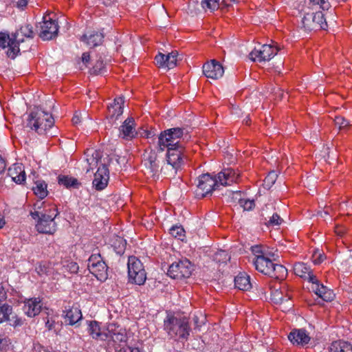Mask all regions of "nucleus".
Here are the masks:
<instances>
[{
  "mask_svg": "<svg viewBox=\"0 0 352 352\" xmlns=\"http://www.w3.org/2000/svg\"><path fill=\"white\" fill-rule=\"evenodd\" d=\"M58 183L67 188H78L81 184L76 178L63 175H58Z\"/></svg>",
  "mask_w": 352,
  "mask_h": 352,
  "instance_id": "7c9ffc66",
  "label": "nucleus"
},
{
  "mask_svg": "<svg viewBox=\"0 0 352 352\" xmlns=\"http://www.w3.org/2000/svg\"><path fill=\"white\" fill-rule=\"evenodd\" d=\"M269 271L265 275L279 280H284L287 276V270L282 265L272 263Z\"/></svg>",
  "mask_w": 352,
  "mask_h": 352,
  "instance_id": "a878e982",
  "label": "nucleus"
},
{
  "mask_svg": "<svg viewBox=\"0 0 352 352\" xmlns=\"http://www.w3.org/2000/svg\"><path fill=\"white\" fill-rule=\"evenodd\" d=\"M128 276L130 283L138 285L144 284L146 273L141 261L136 256H131L128 258Z\"/></svg>",
  "mask_w": 352,
  "mask_h": 352,
  "instance_id": "0eeeda50",
  "label": "nucleus"
},
{
  "mask_svg": "<svg viewBox=\"0 0 352 352\" xmlns=\"http://www.w3.org/2000/svg\"><path fill=\"white\" fill-rule=\"evenodd\" d=\"M239 204L245 210H250L255 206L254 201L244 199H239Z\"/></svg>",
  "mask_w": 352,
  "mask_h": 352,
  "instance_id": "09e8293b",
  "label": "nucleus"
},
{
  "mask_svg": "<svg viewBox=\"0 0 352 352\" xmlns=\"http://www.w3.org/2000/svg\"><path fill=\"white\" fill-rule=\"evenodd\" d=\"M54 120L52 114L41 109H36L28 116V126L39 135H47L54 126Z\"/></svg>",
  "mask_w": 352,
  "mask_h": 352,
  "instance_id": "423d86ee",
  "label": "nucleus"
},
{
  "mask_svg": "<svg viewBox=\"0 0 352 352\" xmlns=\"http://www.w3.org/2000/svg\"><path fill=\"white\" fill-rule=\"evenodd\" d=\"M335 124L339 127L340 130L345 129L350 126V123L342 116H336L334 119Z\"/></svg>",
  "mask_w": 352,
  "mask_h": 352,
  "instance_id": "c03bdc74",
  "label": "nucleus"
},
{
  "mask_svg": "<svg viewBox=\"0 0 352 352\" xmlns=\"http://www.w3.org/2000/svg\"><path fill=\"white\" fill-rule=\"evenodd\" d=\"M82 316L81 311L78 307L70 305L65 307L63 317L67 324L74 325L81 320Z\"/></svg>",
  "mask_w": 352,
  "mask_h": 352,
  "instance_id": "6ab92c4d",
  "label": "nucleus"
},
{
  "mask_svg": "<svg viewBox=\"0 0 352 352\" xmlns=\"http://www.w3.org/2000/svg\"><path fill=\"white\" fill-rule=\"evenodd\" d=\"M280 50L277 45L264 44L259 48H254L249 54L252 61H267L271 60Z\"/></svg>",
  "mask_w": 352,
  "mask_h": 352,
  "instance_id": "f8f14e48",
  "label": "nucleus"
},
{
  "mask_svg": "<svg viewBox=\"0 0 352 352\" xmlns=\"http://www.w3.org/2000/svg\"><path fill=\"white\" fill-rule=\"evenodd\" d=\"M64 267L67 271L73 274L77 273L79 269L78 264L74 261L68 262Z\"/></svg>",
  "mask_w": 352,
  "mask_h": 352,
  "instance_id": "3c124183",
  "label": "nucleus"
},
{
  "mask_svg": "<svg viewBox=\"0 0 352 352\" xmlns=\"http://www.w3.org/2000/svg\"><path fill=\"white\" fill-rule=\"evenodd\" d=\"M54 321L52 320L47 319L45 322V327L51 330L54 328Z\"/></svg>",
  "mask_w": 352,
  "mask_h": 352,
  "instance_id": "4d7b16f0",
  "label": "nucleus"
},
{
  "mask_svg": "<svg viewBox=\"0 0 352 352\" xmlns=\"http://www.w3.org/2000/svg\"><path fill=\"white\" fill-rule=\"evenodd\" d=\"M0 47L3 49L8 47L7 54L12 58H14L19 52L18 42L15 40V37L10 38L8 34L3 32H0Z\"/></svg>",
  "mask_w": 352,
  "mask_h": 352,
  "instance_id": "f3484780",
  "label": "nucleus"
},
{
  "mask_svg": "<svg viewBox=\"0 0 352 352\" xmlns=\"http://www.w3.org/2000/svg\"><path fill=\"white\" fill-rule=\"evenodd\" d=\"M104 38L102 33L98 32H91L85 34L81 41L86 43V44L90 47H95L102 44Z\"/></svg>",
  "mask_w": 352,
  "mask_h": 352,
  "instance_id": "393cba45",
  "label": "nucleus"
},
{
  "mask_svg": "<svg viewBox=\"0 0 352 352\" xmlns=\"http://www.w3.org/2000/svg\"><path fill=\"white\" fill-rule=\"evenodd\" d=\"M335 232L339 236H342L344 233V229L342 227H336Z\"/></svg>",
  "mask_w": 352,
  "mask_h": 352,
  "instance_id": "e2e57ef3",
  "label": "nucleus"
},
{
  "mask_svg": "<svg viewBox=\"0 0 352 352\" xmlns=\"http://www.w3.org/2000/svg\"><path fill=\"white\" fill-rule=\"evenodd\" d=\"M239 0H222V3H223L226 6H230L231 3L238 2Z\"/></svg>",
  "mask_w": 352,
  "mask_h": 352,
  "instance_id": "0e129e2a",
  "label": "nucleus"
},
{
  "mask_svg": "<svg viewBox=\"0 0 352 352\" xmlns=\"http://www.w3.org/2000/svg\"><path fill=\"white\" fill-rule=\"evenodd\" d=\"M288 339L294 344L304 346L309 342L310 337L304 329H294L289 334Z\"/></svg>",
  "mask_w": 352,
  "mask_h": 352,
  "instance_id": "5701e85b",
  "label": "nucleus"
},
{
  "mask_svg": "<svg viewBox=\"0 0 352 352\" xmlns=\"http://www.w3.org/2000/svg\"><path fill=\"white\" fill-rule=\"evenodd\" d=\"M219 0H202L201 6L204 10L214 11L219 8Z\"/></svg>",
  "mask_w": 352,
  "mask_h": 352,
  "instance_id": "ea45409f",
  "label": "nucleus"
},
{
  "mask_svg": "<svg viewBox=\"0 0 352 352\" xmlns=\"http://www.w3.org/2000/svg\"><path fill=\"white\" fill-rule=\"evenodd\" d=\"M272 263L267 256L263 258H254L253 260L256 270L265 275L270 272L269 270L272 266Z\"/></svg>",
  "mask_w": 352,
  "mask_h": 352,
  "instance_id": "c85d7f7f",
  "label": "nucleus"
},
{
  "mask_svg": "<svg viewBox=\"0 0 352 352\" xmlns=\"http://www.w3.org/2000/svg\"><path fill=\"white\" fill-rule=\"evenodd\" d=\"M166 148L167 149V165L165 167H162L161 171L168 169V166H170L175 170V173H176L181 168L186 158L185 146H167Z\"/></svg>",
  "mask_w": 352,
  "mask_h": 352,
  "instance_id": "6e6552de",
  "label": "nucleus"
},
{
  "mask_svg": "<svg viewBox=\"0 0 352 352\" xmlns=\"http://www.w3.org/2000/svg\"><path fill=\"white\" fill-rule=\"evenodd\" d=\"M309 8L312 10H328L331 8L329 0H308Z\"/></svg>",
  "mask_w": 352,
  "mask_h": 352,
  "instance_id": "f704fd0d",
  "label": "nucleus"
},
{
  "mask_svg": "<svg viewBox=\"0 0 352 352\" xmlns=\"http://www.w3.org/2000/svg\"><path fill=\"white\" fill-rule=\"evenodd\" d=\"M34 36V33L32 27L28 24L21 26L13 35L15 37V40L18 42V45L19 42L23 41V37L32 38Z\"/></svg>",
  "mask_w": 352,
  "mask_h": 352,
  "instance_id": "c756f323",
  "label": "nucleus"
},
{
  "mask_svg": "<svg viewBox=\"0 0 352 352\" xmlns=\"http://www.w3.org/2000/svg\"><path fill=\"white\" fill-rule=\"evenodd\" d=\"M136 134L134 119L127 118L120 127V136L126 140H131Z\"/></svg>",
  "mask_w": 352,
  "mask_h": 352,
  "instance_id": "4be33fe9",
  "label": "nucleus"
},
{
  "mask_svg": "<svg viewBox=\"0 0 352 352\" xmlns=\"http://www.w3.org/2000/svg\"><path fill=\"white\" fill-rule=\"evenodd\" d=\"M58 212L56 204L50 200L37 201L33 206L30 215L36 221V230L42 234H54L57 230L55 218Z\"/></svg>",
  "mask_w": 352,
  "mask_h": 352,
  "instance_id": "f257e3e1",
  "label": "nucleus"
},
{
  "mask_svg": "<svg viewBox=\"0 0 352 352\" xmlns=\"http://www.w3.org/2000/svg\"><path fill=\"white\" fill-rule=\"evenodd\" d=\"M294 272L296 275L309 282L316 281V276L314 275L310 266L304 263H296L294 265Z\"/></svg>",
  "mask_w": 352,
  "mask_h": 352,
  "instance_id": "aec40b11",
  "label": "nucleus"
},
{
  "mask_svg": "<svg viewBox=\"0 0 352 352\" xmlns=\"http://www.w3.org/2000/svg\"><path fill=\"white\" fill-rule=\"evenodd\" d=\"M116 352H142L138 347H133L124 344Z\"/></svg>",
  "mask_w": 352,
  "mask_h": 352,
  "instance_id": "603ef678",
  "label": "nucleus"
},
{
  "mask_svg": "<svg viewBox=\"0 0 352 352\" xmlns=\"http://www.w3.org/2000/svg\"><path fill=\"white\" fill-rule=\"evenodd\" d=\"M277 174L275 171H271L265 177L264 179V184L267 188H270L276 182Z\"/></svg>",
  "mask_w": 352,
  "mask_h": 352,
  "instance_id": "37998d69",
  "label": "nucleus"
},
{
  "mask_svg": "<svg viewBox=\"0 0 352 352\" xmlns=\"http://www.w3.org/2000/svg\"><path fill=\"white\" fill-rule=\"evenodd\" d=\"M47 184L43 180H38L34 183L32 190L36 197L39 199H44L48 194L47 190Z\"/></svg>",
  "mask_w": 352,
  "mask_h": 352,
  "instance_id": "72a5a7b5",
  "label": "nucleus"
},
{
  "mask_svg": "<svg viewBox=\"0 0 352 352\" xmlns=\"http://www.w3.org/2000/svg\"><path fill=\"white\" fill-rule=\"evenodd\" d=\"M7 341L1 336H0V352L3 351V346L6 344Z\"/></svg>",
  "mask_w": 352,
  "mask_h": 352,
  "instance_id": "bf43d9fd",
  "label": "nucleus"
},
{
  "mask_svg": "<svg viewBox=\"0 0 352 352\" xmlns=\"http://www.w3.org/2000/svg\"><path fill=\"white\" fill-rule=\"evenodd\" d=\"M166 55L162 53H159L158 54H157L155 57L156 65L159 67H166Z\"/></svg>",
  "mask_w": 352,
  "mask_h": 352,
  "instance_id": "8fccbe9b",
  "label": "nucleus"
},
{
  "mask_svg": "<svg viewBox=\"0 0 352 352\" xmlns=\"http://www.w3.org/2000/svg\"><path fill=\"white\" fill-rule=\"evenodd\" d=\"M89 333L94 339L102 343L104 338L102 336L106 334V329L101 331L98 323L96 321H91L89 324Z\"/></svg>",
  "mask_w": 352,
  "mask_h": 352,
  "instance_id": "2f4dec72",
  "label": "nucleus"
},
{
  "mask_svg": "<svg viewBox=\"0 0 352 352\" xmlns=\"http://www.w3.org/2000/svg\"><path fill=\"white\" fill-rule=\"evenodd\" d=\"M90 56L89 53L85 52L82 55V60L84 63H87L89 61Z\"/></svg>",
  "mask_w": 352,
  "mask_h": 352,
  "instance_id": "13d9d810",
  "label": "nucleus"
},
{
  "mask_svg": "<svg viewBox=\"0 0 352 352\" xmlns=\"http://www.w3.org/2000/svg\"><path fill=\"white\" fill-rule=\"evenodd\" d=\"M124 99L118 97L114 99L113 102L108 106V114L111 118H118L123 113Z\"/></svg>",
  "mask_w": 352,
  "mask_h": 352,
  "instance_id": "cd10ccee",
  "label": "nucleus"
},
{
  "mask_svg": "<svg viewBox=\"0 0 352 352\" xmlns=\"http://www.w3.org/2000/svg\"><path fill=\"white\" fill-rule=\"evenodd\" d=\"M72 122L75 125H76L80 122V118L78 114H76V113L74 114V116L72 118Z\"/></svg>",
  "mask_w": 352,
  "mask_h": 352,
  "instance_id": "052dcab7",
  "label": "nucleus"
},
{
  "mask_svg": "<svg viewBox=\"0 0 352 352\" xmlns=\"http://www.w3.org/2000/svg\"><path fill=\"white\" fill-rule=\"evenodd\" d=\"M12 307L7 303H0V324L10 320Z\"/></svg>",
  "mask_w": 352,
  "mask_h": 352,
  "instance_id": "c9c22d12",
  "label": "nucleus"
},
{
  "mask_svg": "<svg viewBox=\"0 0 352 352\" xmlns=\"http://www.w3.org/2000/svg\"><path fill=\"white\" fill-rule=\"evenodd\" d=\"M178 52L177 51H172L166 55V67L172 69L177 65Z\"/></svg>",
  "mask_w": 352,
  "mask_h": 352,
  "instance_id": "e433bc0d",
  "label": "nucleus"
},
{
  "mask_svg": "<svg viewBox=\"0 0 352 352\" xmlns=\"http://www.w3.org/2000/svg\"><path fill=\"white\" fill-rule=\"evenodd\" d=\"M192 265L189 260L185 258L173 263L167 272L168 276L173 279L181 280L191 275Z\"/></svg>",
  "mask_w": 352,
  "mask_h": 352,
  "instance_id": "9b49d317",
  "label": "nucleus"
},
{
  "mask_svg": "<svg viewBox=\"0 0 352 352\" xmlns=\"http://www.w3.org/2000/svg\"><path fill=\"white\" fill-rule=\"evenodd\" d=\"M28 4V0H18L17 6L18 7H25Z\"/></svg>",
  "mask_w": 352,
  "mask_h": 352,
  "instance_id": "680f3d73",
  "label": "nucleus"
},
{
  "mask_svg": "<svg viewBox=\"0 0 352 352\" xmlns=\"http://www.w3.org/2000/svg\"><path fill=\"white\" fill-rule=\"evenodd\" d=\"M283 219L280 217V216L277 213L273 214V215L270 217L268 222L266 223L267 226H280Z\"/></svg>",
  "mask_w": 352,
  "mask_h": 352,
  "instance_id": "49530a36",
  "label": "nucleus"
},
{
  "mask_svg": "<svg viewBox=\"0 0 352 352\" xmlns=\"http://www.w3.org/2000/svg\"><path fill=\"white\" fill-rule=\"evenodd\" d=\"M7 298V293L3 286L0 285V303H2Z\"/></svg>",
  "mask_w": 352,
  "mask_h": 352,
  "instance_id": "5fc2aeb1",
  "label": "nucleus"
},
{
  "mask_svg": "<svg viewBox=\"0 0 352 352\" xmlns=\"http://www.w3.org/2000/svg\"><path fill=\"white\" fill-rule=\"evenodd\" d=\"M104 63L100 58L98 60L91 69V73L96 75L100 74L104 69Z\"/></svg>",
  "mask_w": 352,
  "mask_h": 352,
  "instance_id": "a18cd8bd",
  "label": "nucleus"
},
{
  "mask_svg": "<svg viewBox=\"0 0 352 352\" xmlns=\"http://www.w3.org/2000/svg\"><path fill=\"white\" fill-rule=\"evenodd\" d=\"M5 223H6V221L4 220L3 217L0 214V229L3 227Z\"/></svg>",
  "mask_w": 352,
  "mask_h": 352,
  "instance_id": "69168bd1",
  "label": "nucleus"
},
{
  "mask_svg": "<svg viewBox=\"0 0 352 352\" xmlns=\"http://www.w3.org/2000/svg\"><path fill=\"white\" fill-rule=\"evenodd\" d=\"M88 269L96 278L100 281L105 280L107 277L108 267L99 253L93 254L88 259Z\"/></svg>",
  "mask_w": 352,
  "mask_h": 352,
  "instance_id": "9d476101",
  "label": "nucleus"
},
{
  "mask_svg": "<svg viewBox=\"0 0 352 352\" xmlns=\"http://www.w3.org/2000/svg\"><path fill=\"white\" fill-rule=\"evenodd\" d=\"M6 164L5 160L0 155V175L3 173L6 170Z\"/></svg>",
  "mask_w": 352,
  "mask_h": 352,
  "instance_id": "6e6d98bb",
  "label": "nucleus"
},
{
  "mask_svg": "<svg viewBox=\"0 0 352 352\" xmlns=\"http://www.w3.org/2000/svg\"><path fill=\"white\" fill-rule=\"evenodd\" d=\"M240 173L232 168H225L214 177L210 174H203L197 179L196 197L204 198L219 186H228L239 180Z\"/></svg>",
  "mask_w": 352,
  "mask_h": 352,
  "instance_id": "f03ea898",
  "label": "nucleus"
},
{
  "mask_svg": "<svg viewBox=\"0 0 352 352\" xmlns=\"http://www.w3.org/2000/svg\"><path fill=\"white\" fill-rule=\"evenodd\" d=\"M103 342L100 344L107 351L116 352L124 344H126L128 336L124 328L116 323H110L106 328V334Z\"/></svg>",
  "mask_w": 352,
  "mask_h": 352,
  "instance_id": "20e7f679",
  "label": "nucleus"
},
{
  "mask_svg": "<svg viewBox=\"0 0 352 352\" xmlns=\"http://www.w3.org/2000/svg\"><path fill=\"white\" fill-rule=\"evenodd\" d=\"M8 175L16 184H21L25 181V173L21 164H16L10 167L8 170Z\"/></svg>",
  "mask_w": 352,
  "mask_h": 352,
  "instance_id": "b1692460",
  "label": "nucleus"
},
{
  "mask_svg": "<svg viewBox=\"0 0 352 352\" xmlns=\"http://www.w3.org/2000/svg\"><path fill=\"white\" fill-rule=\"evenodd\" d=\"M40 28L39 36L43 40H51L58 34V23L56 20L52 19L48 15L43 16Z\"/></svg>",
  "mask_w": 352,
  "mask_h": 352,
  "instance_id": "ddd939ff",
  "label": "nucleus"
},
{
  "mask_svg": "<svg viewBox=\"0 0 352 352\" xmlns=\"http://www.w3.org/2000/svg\"><path fill=\"white\" fill-rule=\"evenodd\" d=\"M43 307L42 300L39 298H32L24 301L23 310L30 318L39 314Z\"/></svg>",
  "mask_w": 352,
  "mask_h": 352,
  "instance_id": "a211bd4d",
  "label": "nucleus"
},
{
  "mask_svg": "<svg viewBox=\"0 0 352 352\" xmlns=\"http://www.w3.org/2000/svg\"><path fill=\"white\" fill-rule=\"evenodd\" d=\"M214 261L217 263H226L230 259V256L225 250H219L213 256Z\"/></svg>",
  "mask_w": 352,
  "mask_h": 352,
  "instance_id": "4c0bfd02",
  "label": "nucleus"
},
{
  "mask_svg": "<svg viewBox=\"0 0 352 352\" xmlns=\"http://www.w3.org/2000/svg\"><path fill=\"white\" fill-rule=\"evenodd\" d=\"M9 321H12V322L10 324L14 327L21 326L23 324V320L21 318L15 316H12V319L10 318Z\"/></svg>",
  "mask_w": 352,
  "mask_h": 352,
  "instance_id": "864d4df0",
  "label": "nucleus"
},
{
  "mask_svg": "<svg viewBox=\"0 0 352 352\" xmlns=\"http://www.w3.org/2000/svg\"><path fill=\"white\" fill-rule=\"evenodd\" d=\"M148 161L150 164V168L153 173H157L159 169V162L157 159V155L155 152L151 151L148 157Z\"/></svg>",
  "mask_w": 352,
  "mask_h": 352,
  "instance_id": "58836bf2",
  "label": "nucleus"
},
{
  "mask_svg": "<svg viewBox=\"0 0 352 352\" xmlns=\"http://www.w3.org/2000/svg\"><path fill=\"white\" fill-rule=\"evenodd\" d=\"M303 28L306 31H317L325 30L327 28V23L321 11L306 13L302 20Z\"/></svg>",
  "mask_w": 352,
  "mask_h": 352,
  "instance_id": "1a4fd4ad",
  "label": "nucleus"
},
{
  "mask_svg": "<svg viewBox=\"0 0 352 352\" xmlns=\"http://www.w3.org/2000/svg\"><path fill=\"white\" fill-rule=\"evenodd\" d=\"M190 136L187 129L175 127L162 131L158 136L157 148L164 151L167 146H185Z\"/></svg>",
  "mask_w": 352,
  "mask_h": 352,
  "instance_id": "7ed1b4c3",
  "label": "nucleus"
},
{
  "mask_svg": "<svg viewBox=\"0 0 352 352\" xmlns=\"http://www.w3.org/2000/svg\"><path fill=\"white\" fill-rule=\"evenodd\" d=\"M329 352H352V344L342 340L335 341L331 343Z\"/></svg>",
  "mask_w": 352,
  "mask_h": 352,
  "instance_id": "473e14b6",
  "label": "nucleus"
},
{
  "mask_svg": "<svg viewBox=\"0 0 352 352\" xmlns=\"http://www.w3.org/2000/svg\"><path fill=\"white\" fill-rule=\"evenodd\" d=\"M109 179V171L108 168V163L102 164V166H98L97 171L94 174L93 179V186L97 190L104 189Z\"/></svg>",
  "mask_w": 352,
  "mask_h": 352,
  "instance_id": "4468645a",
  "label": "nucleus"
},
{
  "mask_svg": "<svg viewBox=\"0 0 352 352\" xmlns=\"http://www.w3.org/2000/svg\"><path fill=\"white\" fill-rule=\"evenodd\" d=\"M164 327L167 334L175 340H187L190 335L188 319L184 316H168Z\"/></svg>",
  "mask_w": 352,
  "mask_h": 352,
  "instance_id": "39448f33",
  "label": "nucleus"
},
{
  "mask_svg": "<svg viewBox=\"0 0 352 352\" xmlns=\"http://www.w3.org/2000/svg\"><path fill=\"white\" fill-rule=\"evenodd\" d=\"M85 160L87 164V173L95 168L102 166V164L107 163L105 159L102 160V152L94 148H88L85 152Z\"/></svg>",
  "mask_w": 352,
  "mask_h": 352,
  "instance_id": "2eb2a0df",
  "label": "nucleus"
},
{
  "mask_svg": "<svg viewBox=\"0 0 352 352\" xmlns=\"http://www.w3.org/2000/svg\"><path fill=\"white\" fill-rule=\"evenodd\" d=\"M170 234L175 238L183 240L185 236V231L182 226H175L170 229Z\"/></svg>",
  "mask_w": 352,
  "mask_h": 352,
  "instance_id": "a19ab883",
  "label": "nucleus"
},
{
  "mask_svg": "<svg viewBox=\"0 0 352 352\" xmlns=\"http://www.w3.org/2000/svg\"><path fill=\"white\" fill-rule=\"evenodd\" d=\"M312 259L315 265H319L325 259V256L323 253L316 250L313 253Z\"/></svg>",
  "mask_w": 352,
  "mask_h": 352,
  "instance_id": "de8ad7c7",
  "label": "nucleus"
},
{
  "mask_svg": "<svg viewBox=\"0 0 352 352\" xmlns=\"http://www.w3.org/2000/svg\"><path fill=\"white\" fill-rule=\"evenodd\" d=\"M146 138H149V133H147L146 134Z\"/></svg>",
  "mask_w": 352,
  "mask_h": 352,
  "instance_id": "338daca9",
  "label": "nucleus"
},
{
  "mask_svg": "<svg viewBox=\"0 0 352 352\" xmlns=\"http://www.w3.org/2000/svg\"><path fill=\"white\" fill-rule=\"evenodd\" d=\"M203 73L208 78L218 79L224 73L223 66L217 60H212L203 65Z\"/></svg>",
  "mask_w": 352,
  "mask_h": 352,
  "instance_id": "dca6fc26",
  "label": "nucleus"
},
{
  "mask_svg": "<svg viewBox=\"0 0 352 352\" xmlns=\"http://www.w3.org/2000/svg\"><path fill=\"white\" fill-rule=\"evenodd\" d=\"M311 288L315 294L324 301H331L334 298L335 295L333 291L320 284L317 278L316 283L314 281L312 282Z\"/></svg>",
  "mask_w": 352,
  "mask_h": 352,
  "instance_id": "412c9836",
  "label": "nucleus"
},
{
  "mask_svg": "<svg viewBox=\"0 0 352 352\" xmlns=\"http://www.w3.org/2000/svg\"><path fill=\"white\" fill-rule=\"evenodd\" d=\"M251 250L254 255V258H263L267 256L266 251L262 245H256L252 246Z\"/></svg>",
  "mask_w": 352,
  "mask_h": 352,
  "instance_id": "79ce46f5",
  "label": "nucleus"
},
{
  "mask_svg": "<svg viewBox=\"0 0 352 352\" xmlns=\"http://www.w3.org/2000/svg\"><path fill=\"white\" fill-rule=\"evenodd\" d=\"M234 285L240 290H250L252 288L250 276L245 272H240L234 278Z\"/></svg>",
  "mask_w": 352,
  "mask_h": 352,
  "instance_id": "bb28decb",
  "label": "nucleus"
}]
</instances>
